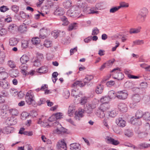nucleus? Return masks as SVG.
Returning <instances> with one entry per match:
<instances>
[{
	"mask_svg": "<svg viewBox=\"0 0 150 150\" xmlns=\"http://www.w3.org/2000/svg\"><path fill=\"white\" fill-rule=\"evenodd\" d=\"M93 78V76L92 75H87L85 78L83 79L84 83L81 81H77L74 82L71 85L72 87L77 88L78 87H82L84 86L86 83L89 82Z\"/></svg>",
	"mask_w": 150,
	"mask_h": 150,
	"instance_id": "f257e3e1",
	"label": "nucleus"
},
{
	"mask_svg": "<svg viewBox=\"0 0 150 150\" xmlns=\"http://www.w3.org/2000/svg\"><path fill=\"white\" fill-rule=\"evenodd\" d=\"M148 12L147 9L146 8H143L141 9L137 16V21L139 22H144Z\"/></svg>",
	"mask_w": 150,
	"mask_h": 150,
	"instance_id": "f03ea898",
	"label": "nucleus"
},
{
	"mask_svg": "<svg viewBox=\"0 0 150 150\" xmlns=\"http://www.w3.org/2000/svg\"><path fill=\"white\" fill-rule=\"evenodd\" d=\"M34 96L31 90L29 91L25 96V101L28 105H30L34 101Z\"/></svg>",
	"mask_w": 150,
	"mask_h": 150,
	"instance_id": "7ed1b4c3",
	"label": "nucleus"
},
{
	"mask_svg": "<svg viewBox=\"0 0 150 150\" xmlns=\"http://www.w3.org/2000/svg\"><path fill=\"white\" fill-rule=\"evenodd\" d=\"M53 124L54 126L57 125L56 129L54 130V133L60 134L65 133L66 132V129L62 127L58 122H55Z\"/></svg>",
	"mask_w": 150,
	"mask_h": 150,
	"instance_id": "20e7f679",
	"label": "nucleus"
},
{
	"mask_svg": "<svg viewBox=\"0 0 150 150\" xmlns=\"http://www.w3.org/2000/svg\"><path fill=\"white\" fill-rule=\"evenodd\" d=\"M131 98L133 102L130 103L129 106L131 108H134L136 106V103L139 102L141 98L139 94H135L132 95Z\"/></svg>",
	"mask_w": 150,
	"mask_h": 150,
	"instance_id": "39448f33",
	"label": "nucleus"
},
{
	"mask_svg": "<svg viewBox=\"0 0 150 150\" xmlns=\"http://www.w3.org/2000/svg\"><path fill=\"white\" fill-rule=\"evenodd\" d=\"M120 69L117 67L113 69L112 71V72H114L113 75L115 76L114 78L119 80H121L123 78L124 75L122 73L120 72V71H120Z\"/></svg>",
	"mask_w": 150,
	"mask_h": 150,
	"instance_id": "423d86ee",
	"label": "nucleus"
},
{
	"mask_svg": "<svg viewBox=\"0 0 150 150\" xmlns=\"http://www.w3.org/2000/svg\"><path fill=\"white\" fill-rule=\"evenodd\" d=\"M77 8L76 6L73 7L70 10L68 11V14L70 16L74 17L78 16L80 13V11Z\"/></svg>",
	"mask_w": 150,
	"mask_h": 150,
	"instance_id": "0eeeda50",
	"label": "nucleus"
},
{
	"mask_svg": "<svg viewBox=\"0 0 150 150\" xmlns=\"http://www.w3.org/2000/svg\"><path fill=\"white\" fill-rule=\"evenodd\" d=\"M128 95L127 91L125 90L117 92V98L119 99L125 100L127 98Z\"/></svg>",
	"mask_w": 150,
	"mask_h": 150,
	"instance_id": "6e6552de",
	"label": "nucleus"
},
{
	"mask_svg": "<svg viewBox=\"0 0 150 150\" xmlns=\"http://www.w3.org/2000/svg\"><path fill=\"white\" fill-rule=\"evenodd\" d=\"M94 113L97 117L101 119L104 118L105 117L104 112L98 108L96 109Z\"/></svg>",
	"mask_w": 150,
	"mask_h": 150,
	"instance_id": "1a4fd4ad",
	"label": "nucleus"
},
{
	"mask_svg": "<svg viewBox=\"0 0 150 150\" xmlns=\"http://www.w3.org/2000/svg\"><path fill=\"white\" fill-rule=\"evenodd\" d=\"M84 110L79 109L78 111H76L75 112V118L76 120H79L83 116Z\"/></svg>",
	"mask_w": 150,
	"mask_h": 150,
	"instance_id": "9d476101",
	"label": "nucleus"
},
{
	"mask_svg": "<svg viewBox=\"0 0 150 150\" xmlns=\"http://www.w3.org/2000/svg\"><path fill=\"white\" fill-rule=\"evenodd\" d=\"M44 117H43L39 119L38 123L40 124L41 125L42 127H48L49 126V124L48 123V122L49 121V119L48 120H44Z\"/></svg>",
	"mask_w": 150,
	"mask_h": 150,
	"instance_id": "9b49d317",
	"label": "nucleus"
},
{
	"mask_svg": "<svg viewBox=\"0 0 150 150\" xmlns=\"http://www.w3.org/2000/svg\"><path fill=\"white\" fill-rule=\"evenodd\" d=\"M57 148L61 150H67L66 144L65 142L62 141L58 142L57 144Z\"/></svg>",
	"mask_w": 150,
	"mask_h": 150,
	"instance_id": "f8f14e48",
	"label": "nucleus"
},
{
	"mask_svg": "<svg viewBox=\"0 0 150 150\" xmlns=\"http://www.w3.org/2000/svg\"><path fill=\"white\" fill-rule=\"evenodd\" d=\"M116 123L118 126L122 127H125L126 124L125 120L120 117L116 119Z\"/></svg>",
	"mask_w": 150,
	"mask_h": 150,
	"instance_id": "ddd939ff",
	"label": "nucleus"
},
{
	"mask_svg": "<svg viewBox=\"0 0 150 150\" xmlns=\"http://www.w3.org/2000/svg\"><path fill=\"white\" fill-rule=\"evenodd\" d=\"M143 112L141 110H138L135 114V118L134 119H133L132 121V123L134 124V122L137 121V119H139L142 117H143Z\"/></svg>",
	"mask_w": 150,
	"mask_h": 150,
	"instance_id": "4468645a",
	"label": "nucleus"
},
{
	"mask_svg": "<svg viewBox=\"0 0 150 150\" xmlns=\"http://www.w3.org/2000/svg\"><path fill=\"white\" fill-rule=\"evenodd\" d=\"M106 141L108 143L114 145H117L119 144V142L117 140L109 137H107L105 139Z\"/></svg>",
	"mask_w": 150,
	"mask_h": 150,
	"instance_id": "2eb2a0df",
	"label": "nucleus"
},
{
	"mask_svg": "<svg viewBox=\"0 0 150 150\" xmlns=\"http://www.w3.org/2000/svg\"><path fill=\"white\" fill-rule=\"evenodd\" d=\"M0 86L4 89H7L9 88L10 85L9 83L6 80L0 81Z\"/></svg>",
	"mask_w": 150,
	"mask_h": 150,
	"instance_id": "dca6fc26",
	"label": "nucleus"
},
{
	"mask_svg": "<svg viewBox=\"0 0 150 150\" xmlns=\"http://www.w3.org/2000/svg\"><path fill=\"white\" fill-rule=\"evenodd\" d=\"M118 108L120 110L123 112L127 111V105L124 103H121L118 105Z\"/></svg>",
	"mask_w": 150,
	"mask_h": 150,
	"instance_id": "f3484780",
	"label": "nucleus"
},
{
	"mask_svg": "<svg viewBox=\"0 0 150 150\" xmlns=\"http://www.w3.org/2000/svg\"><path fill=\"white\" fill-rule=\"evenodd\" d=\"M62 113H57L54 115L52 116L49 119V121L52 122L55 120L56 119H60L62 117Z\"/></svg>",
	"mask_w": 150,
	"mask_h": 150,
	"instance_id": "a211bd4d",
	"label": "nucleus"
},
{
	"mask_svg": "<svg viewBox=\"0 0 150 150\" xmlns=\"http://www.w3.org/2000/svg\"><path fill=\"white\" fill-rule=\"evenodd\" d=\"M78 6L79 8H82L83 9V11L85 13L87 9L89 8L87 4L85 2H81L79 4Z\"/></svg>",
	"mask_w": 150,
	"mask_h": 150,
	"instance_id": "6ab92c4d",
	"label": "nucleus"
},
{
	"mask_svg": "<svg viewBox=\"0 0 150 150\" xmlns=\"http://www.w3.org/2000/svg\"><path fill=\"white\" fill-rule=\"evenodd\" d=\"M14 131L13 127L8 126L5 127L2 130V132L5 134H8L11 133Z\"/></svg>",
	"mask_w": 150,
	"mask_h": 150,
	"instance_id": "aec40b11",
	"label": "nucleus"
},
{
	"mask_svg": "<svg viewBox=\"0 0 150 150\" xmlns=\"http://www.w3.org/2000/svg\"><path fill=\"white\" fill-rule=\"evenodd\" d=\"M98 108L105 112L110 108V106L108 103H102Z\"/></svg>",
	"mask_w": 150,
	"mask_h": 150,
	"instance_id": "412c9836",
	"label": "nucleus"
},
{
	"mask_svg": "<svg viewBox=\"0 0 150 150\" xmlns=\"http://www.w3.org/2000/svg\"><path fill=\"white\" fill-rule=\"evenodd\" d=\"M141 28V26H139L137 28H131L129 29V33L131 34L138 33L140 32Z\"/></svg>",
	"mask_w": 150,
	"mask_h": 150,
	"instance_id": "4be33fe9",
	"label": "nucleus"
},
{
	"mask_svg": "<svg viewBox=\"0 0 150 150\" xmlns=\"http://www.w3.org/2000/svg\"><path fill=\"white\" fill-rule=\"evenodd\" d=\"M70 149L71 150H81V146L78 143H73L70 145Z\"/></svg>",
	"mask_w": 150,
	"mask_h": 150,
	"instance_id": "5701e85b",
	"label": "nucleus"
},
{
	"mask_svg": "<svg viewBox=\"0 0 150 150\" xmlns=\"http://www.w3.org/2000/svg\"><path fill=\"white\" fill-rule=\"evenodd\" d=\"M75 108L73 105H71L69 106L68 111V114L69 116H73V114L75 112Z\"/></svg>",
	"mask_w": 150,
	"mask_h": 150,
	"instance_id": "b1692460",
	"label": "nucleus"
},
{
	"mask_svg": "<svg viewBox=\"0 0 150 150\" xmlns=\"http://www.w3.org/2000/svg\"><path fill=\"white\" fill-rule=\"evenodd\" d=\"M32 43L34 45H35L37 47H39L38 46L40 45V38L38 37L33 38L31 40Z\"/></svg>",
	"mask_w": 150,
	"mask_h": 150,
	"instance_id": "393cba45",
	"label": "nucleus"
},
{
	"mask_svg": "<svg viewBox=\"0 0 150 150\" xmlns=\"http://www.w3.org/2000/svg\"><path fill=\"white\" fill-rule=\"evenodd\" d=\"M18 41V39L15 38H11L9 40V45L11 46H13L16 45Z\"/></svg>",
	"mask_w": 150,
	"mask_h": 150,
	"instance_id": "a878e982",
	"label": "nucleus"
},
{
	"mask_svg": "<svg viewBox=\"0 0 150 150\" xmlns=\"http://www.w3.org/2000/svg\"><path fill=\"white\" fill-rule=\"evenodd\" d=\"M47 37V30L42 28L40 30V38L42 39H44Z\"/></svg>",
	"mask_w": 150,
	"mask_h": 150,
	"instance_id": "bb28decb",
	"label": "nucleus"
},
{
	"mask_svg": "<svg viewBox=\"0 0 150 150\" xmlns=\"http://www.w3.org/2000/svg\"><path fill=\"white\" fill-rule=\"evenodd\" d=\"M29 57L26 55H23L20 58V60L22 64H25L29 60Z\"/></svg>",
	"mask_w": 150,
	"mask_h": 150,
	"instance_id": "cd10ccee",
	"label": "nucleus"
},
{
	"mask_svg": "<svg viewBox=\"0 0 150 150\" xmlns=\"http://www.w3.org/2000/svg\"><path fill=\"white\" fill-rule=\"evenodd\" d=\"M8 76V74L5 71H1L0 72V79L5 80Z\"/></svg>",
	"mask_w": 150,
	"mask_h": 150,
	"instance_id": "c85d7f7f",
	"label": "nucleus"
},
{
	"mask_svg": "<svg viewBox=\"0 0 150 150\" xmlns=\"http://www.w3.org/2000/svg\"><path fill=\"white\" fill-rule=\"evenodd\" d=\"M55 14L57 15L61 16L63 15L64 13L63 8H57L54 12Z\"/></svg>",
	"mask_w": 150,
	"mask_h": 150,
	"instance_id": "c756f323",
	"label": "nucleus"
},
{
	"mask_svg": "<svg viewBox=\"0 0 150 150\" xmlns=\"http://www.w3.org/2000/svg\"><path fill=\"white\" fill-rule=\"evenodd\" d=\"M108 96L110 99H113L117 97V93H116L115 91L113 90H111L109 91Z\"/></svg>",
	"mask_w": 150,
	"mask_h": 150,
	"instance_id": "7c9ffc66",
	"label": "nucleus"
},
{
	"mask_svg": "<svg viewBox=\"0 0 150 150\" xmlns=\"http://www.w3.org/2000/svg\"><path fill=\"white\" fill-rule=\"evenodd\" d=\"M28 65L25 64H22L20 66L19 68L21 69L22 73H26L28 69Z\"/></svg>",
	"mask_w": 150,
	"mask_h": 150,
	"instance_id": "2f4dec72",
	"label": "nucleus"
},
{
	"mask_svg": "<svg viewBox=\"0 0 150 150\" xmlns=\"http://www.w3.org/2000/svg\"><path fill=\"white\" fill-rule=\"evenodd\" d=\"M96 10H97L95 7H93L91 8H89L87 9L86 13L88 14H98L99 12L96 11Z\"/></svg>",
	"mask_w": 150,
	"mask_h": 150,
	"instance_id": "473e14b6",
	"label": "nucleus"
},
{
	"mask_svg": "<svg viewBox=\"0 0 150 150\" xmlns=\"http://www.w3.org/2000/svg\"><path fill=\"white\" fill-rule=\"evenodd\" d=\"M6 121H8V123L11 125H15L17 122V120L16 119H14L13 117H8L6 120Z\"/></svg>",
	"mask_w": 150,
	"mask_h": 150,
	"instance_id": "72a5a7b5",
	"label": "nucleus"
},
{
	"mask_svg": "<svg viewBox=\"0 0 150 150\" xmlns=\"http://www.w3.org/2000/svg\"><path fill=\"white\" fill-rule=\"evenodd\" d=\"M16 28V25L14 24H11L9 25L8 27V31L12 33H14Z\"/></svg>",
	"mask_w": 150,
	"mask_h": 150,
	"instance_id": "f704fd0d",
	"label": "nucleus"
},
{
	"mask_svg": "<svg viewBox=\"0 0 150 150\" xmlns=\"http://www.w3.org/2000/svg\"><path fill=\"white\" fill-rule=\"evenodd\" d=\"M118 112L117 109H114L109 112V115L110 117H114L117 115Z\"/></svg>",
	"mask_w": 150,
	"mask_h": 150,
	"instance_id": "c9c22d12",
	"label": "nucleus"
},
{
	"mask_svg": "<svg viewBox=\"0 0 150 150\" xmlns=\"http://www.w3.org/2000/svg\"><path fill=\"white\" fill-rule=\"evenodd\" d=\"M8 111L9 112L12 116H17L19 113L18 110L15 108H11Z\"/></svg>",
	"mask_w": 150,
	"mask_h": 150,
	"instance_id": "e433bc0d",
	"label": "nucleus"
},
{
	"mask_svg": "<svg viewBox=\"0 0 150 150\" xmlns=\"http://www.w3.org/2000/svg\"><path fill=\"white\" fill-rule=\"evenodd\" d=\"M93 109L91 106L88 104L86 105V107L85 108L84 110V112L88 114H90L92 112Z\"/></svg>",
	"mask_w": 150,
	"mask_h": 150,
	"instance_id": "4c0bfd02",
	"label": "nucleus"
},
{
	"mask_svg": "<svg viewBox=\"0 0 150 150\" xmlns=\"http://www.w3.org/2000/svg\"><path fill=\"white\" fill-rule=\"evenodd\" d=\"M103 86L102 85H99L96 87V92L97 94H100L103 92Z\"/></svg>",
	"mask_w": 150,
	"mask_h": 150,
	"instance_id": "58836bf2",
	"label": "nucleus"
},
{
	"mask_svg": "<svg viewBox=\"0 0 150 150\" xmlns=\"http://www.w3.org/2000/svg\"><path fill=\"white\" fill-rule=\"evenodd\" d=\"M38 72L40 73H45L47 71V68L45 66L42 67L37 69Z\"/></svg>",
	"mask_w": 150,
	"mask_h": 150,
	"instance_id": "ea45409f",
	"label": "nucleus"
},
{
	"mask_svg": "<svg viewBox=\"0 0 150 150\" xmlns=\"http://www.w3.org/2000/svg\"><path fill=\"white\" fill-rule=\"evenodd\" d=\"M143 118L146 121H150V113L147 112L143 114Z\"/></svg>",
	"mask_w": 150,
	"mask_h": 150,
	"instance_id": "a19ab883",
	"label": "nucleus"
},
{
	"mask_svg": "<svg viewBox=\"0 0 150 150\" xmlns=\"http://www.w3.org/2000/svg\"><path fill=\"white\" fill-rule=\"evenodd\" d=\"M61 21L63 23L62 25H67L69 24V22L68 21L67 18L64 16H62L61 17Z\"/></svg>",
	"mask_w": 150,
	"mask_h": 150,
	"instance_id": "79ce46f5",
	"label": "nucleus"
},
{
	"mask_svg": "<svg viewBox=\"0 0 150 150\" xmlns=\"http://www.w3.org/2000/svg\"><path fill=\"white\" fill-rule=\"evenodd\" d=\"M139 149H143L147 148L150 146V144L144 143H141L138 145Z\"/></svg>",
	"mask_w": 150,
	"mask_h": 150,
	"instance_id": "37998d69",
	"label": "nucleus"
},
{
	"mask_svg": "<svg viewBox=\"0 0 150 150\" xmlns=\"http://www.w3.org/2000/svg\"><path fill=\"white\" fill-rule=\"evenodd\" d=\"M110 98L108 96H105L103 97L100 99V101L102 103H108L110 101Z\"/></svg>",
	"mask_w": 150,
	"mask_h": 150,
	"instance_id": "c03bdc74",
	"label": "nucleus"
},
{
	"mask_svg": "<svg viewBox=\"0 0 150 150\" xmlns=\"http://www.w3.org/2000/svg\"><path fill=\"white\" fill-rule=\"evenodd\" d=\"M129 6V4L128 3L125 2H122L120 3V6H118L119 9L121 8H127Z\"/></svg>",
	"mask_w": 150,
	"mask_h": 150,
	"instance_id": "a18cd8bd",
	"label": "nucleus"
},
{
	"mask_svg": "<svg viewBox=\"0 0 150 150\" xmlns=\"http://www.w3.org/2000/svg\"><path fill=\"white\" fill-rule=\"evenodd\" d=\"M64 6L66 8H68L71 5V1H68L64 2L63 3Z\"/></svg>",
	"mask_w": 150,
	"mask_h": 150,
	"instance_id": "49530a36",
	"label": "nucleus"
},
{
	"mask_svg": "<svg viewBox=\"0 0 150 150\" xmlns=\"http://www.w3.org/2000/svg\"><path fill=\"white\" fill-rule=\"evenodd\" d=\"M27 28L25 24L20 25L18 28L19 30L21 33H24L26 31Z\"/></svg>",
	"mask_w": 150,
	"mask_h": 150,
	"instance_id": "de8ad7c7",
	"label": "nucleus"
},
{
	"mask_svg": "<svg viewBox=\"0 0 150 150\" xmlns=\"http://www.w3.org/2000/svg\"><path fill=\"white\" fill-rule=\"evenodd\" d=\"M99 102L98 100L95 99L91 103L89 104L91 106L92 108L93 109L95 108L98 105Z\"/></svg>",
	"mask_w": 150,
	"mask_h": 150,
	"instance_id": "09e8293b",
	"label": "nucleus"
},
{
	"mask_svg": "<svg viewBox=\"0 0 150 150\" xmlns=\"http://www.w3.org/2000/svg\"><path fill=\"white\" fill-rule=\"evenodd\" d=\"M5 57V55L4 53L3 52H0V64L4 63Z\"/></svg>",
	"mask_w": 150,
	"mask_h": 150,
	"instance_id": "8fccbe9b",
	"label": "nucleus"
},
{
	"mask_svg": "<svg viewBox=\"0 0 150 150\" xmlns=\"http://www.w3.org/2000/svg\"><path fill=\"white\" fill-rule=\"evenodd\" d=\"M11 9L15 13H17L19 9V7L16 5H13L11 6Z\"/></svg>",
	"mask_w": 150,
	"mask_h": 150,
	"instance_id": "3c124183",
	"label": "nucleus"
},
{
	"mask_svg": "<svg viewBox=\"0 0 150 150\" xmlns=\"http://www.w3.org/2000/svg\"><path fill=\"white\" fill-rule=\"evenodd\" d=\"M115 60L114 59H113L112 60H110L108 61L107 62L105 63L106 65V67L109 68L111 67L113 62H115Z\"/></svg>",
	"mask_w": 150,
	"mask_h": 150,
	"instance_id": "603ef678",
	"label": "nucleus"
},
{
	"mask_svg": "<svg viewBox=\"0 0 150 150\" xmlns=\"http://www.w3.org/2000/svg\"><path fill=\"white\" fill-rule=\"evenodd\" d=\"M7 64L9 67L12 68H14L16 67L15 62L9 60L7 62Z\"/></svg>",
	"mask_w": 150,
	"mask_h": 150,
	"instance_id": "864d4df0",
	"label": "nucleus"
},
{
	"mask_svg": "<svg viewBox=\"0 0 150 150\" xmlns=\"http://www.w3.org/2000/svg\"><path fill=\"white\" fill-rule=\"evenodd\" d=\"M52 42L48 40H46L44 42V45L46 47H50L51 45Z\"/></svg>",
	"mask_w": 150,
	"mask_h": 150,
	"instance_id": "5fc2aeb1",
	"label": "nucleus"
},
{
	"mask_svg": "<svg viewBox=\"0 0 150 150\" xmlns=\"http://www.w3.org/2000/svg\"><path fill=\"white\" fill-rule=\"evenodd\" d=\"M125 134L126 136L130 137L133 135V133L131 130L129 129H127L125 130Z\"/></svg>",
	"mask_w": 150,
	"mask_h": 150,
	"instance_id": "6e6d98bb",
	"label": "nucleus"
},
{
	"mask_svg": "<svg viewBox=\"0 0 150 150\" xmlns=\"http://www.w3.org/2000/svg\"><path fill=\"white\" fill-rule=\"evenodd\" d=\"M76 91L74 89L72 90L71 95L73 96H75V98H77L78 97H80L82 95V94L81 93H79V95H76Z\"/></svg>",
	"mask_w": 150,
	"mask_h": 150,
	"instance_id": "4d7b16f0",
	"label": "nucleus"
},
{
	"mask_svg": "<svg viewBox=\"0 0 150 150\" xmlns=\"http://www.w3.org/2000/svg\"><path fill=\"white\" fill-rule=\"evenodd\" d=\"M99 33V29L97 27H95L93 29L92 35H97Z\"/></svg>",
	"mask_w": 150,
	"mask_h": 150,
	"instance_id": "13d9d810",
	"label": "nucleus"
},
{
	"mask_svg": "<svg viewBox=\"0 0 150 150\" xmlns=\"http://www.w3.org/2000/svg\"><path fill=\"white\" fill-rule=\"evenodd\" d=\"M1 115L3 118L5 119L8 116V114L5 110H1Z\"/></svg>",
	"mask_w": 150,
	"mask_h": 150,
	"instance_id": "bf43d9fd",
	"label": "nucleus"
},
{
	"mask_svg": "<svg viewBox=\"0 0 150 150\" xmlns=\"http://www.w3.org/2000/svg\"><path fill=\"white\" fill-rule=\"evenodd\" d=\"M119 9L118 6H115L112 7L110 10L109 12L110 13H114L117 11Z\"/></svg>",
	"mask_w": 150,
	"mask_h": 150,
	"instance_id": "052dcab7",
	"label": "nucleus"
},
{
	"mask_svg": "<svg viewBox=\"0 0 150 150\" xmlns=\"http://www.w3.org/2000/svg\"><path fill=\"white\" fill-rule=\"evenodd\" d=\"M87 97H81V101L80 103L82 105L85 104L87 101Z\"/></svg>",
	"mask_w": 150,
	"mask_h": 150,
	"instance_id": "680f3d73",
	"label": "nucleus"
},
{
	"mask_svg": "<svg viewBox=\"0 0 150 150\" xmlns=\"http://www.w3.org/2000/svg\"><path fill=\"white\" fill-rule=\"evenodd\" d=\"M76 23H74L71 24L69 26L68 30L69 31H71L73 29H76Z\"/></svg>",
	"mask_w": 150,
	"mask_h": 150,
	"instance_id": "e2e57ef3",
	"label": "nucleus"
},
{
	"mask_svg": "<svg viewBox=\"0 0 150 150\" xmlns=\"http://www.w3.org/2000/svg\"><path fill=\"white\" fill-rule=\"evenodd\" d=\"M133 43L135 45H141L144 43L143 40H137L133 41Z\"/></svg>",
	"mask_w": 150,
	"mask_h": 150,
	"instance_id": "0e129e2a",
	"label": "nucleus"
},
{
	"mask_svg": "<svg viewBox=\"0 0 150 150\" xmlns=\"http://www.w3.org/2000/svg\"><path fill=\"white\" fill-rule=\"evenodd\" d=\"M147 83L146 82H142L140 85V88H146L147 87Z\"/></svg>",
	"mask_w": 150,
	"mask_h": 150,
	"instance_id": "69168bd1",
	"label": "nucleus"
},
{
	"mask_svg": "<svg viewBox=\"0 0 150 150\" xmlns=\"http://www.w3.org/2000/svg\"><path fill=\"white\" fill-rule=\"evenodd\" d=\"M7 30L5 28H2L0 30V35L1 36L4 35L7 33Z\"/></svg>",
	"mask_w": 150,
	"mask_h": 150,
	"instance_id": "338daca9",
	"label": "nucleus"
},
{
	"mask_svg": "<svg viewBox=\"0 0 150 150\" xmlns=\"http://www.w3.org/2000/svg\"><path fill=\"white\" fill-rule=\"evenodd\" d=\"M18 74V72L17 71L13 70L11 74V76L16 77L17 76Z\"/></svg>",
	"mask_w": 150,
	"mask_h": 150,
	"instance_id": "774afa93",
	"label": "nucleus"
}]
</instances>
